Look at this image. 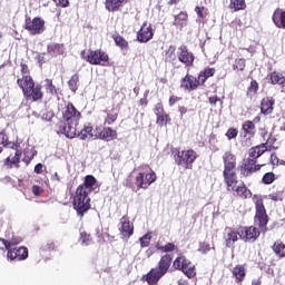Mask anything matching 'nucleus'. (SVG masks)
Listing matches in <instances>:
<instances>
[{
  "label": "nucleus",
  "instance_id": "obj_1",
  "mask_svg": "<svg viewBox=\"0 0 285 285\" xmlns=\"http://www.w3.org/2000/svg\"><path fill=\"white\" fill-rule=\"evenodd\" d=\"M97 188H99V185H97V178L92 175H87L83 183L76 188L72 206L78 217H83L92 208L90 194L97 190Z\"/></svg>",
  "mask_w": 285,
  "mask_h": 285
},
{
  "label": "nucleus",
  "instance_id": "obj_2",
  "mask_svg": "<svg viewBox=\"0 0 285 285\" xmlns=\"http://www.w3.org/2000/svg\"><path fill=\"white\" fill-rule=\"evenodd\" d=\"M63 121H59L56 126V132L58 135H65L68 139H75L77 137V126H79V119H81V112L77 110L72 102H68L62 111Z\"/></svg>",
  "mask_w": 285,
  "mask_h": 285
},
{
  "label": "nucleus",
  "instance_id": "obj_3",
  "mask_svg": "<svg viewBox=\"0 0 285 285\" xmlns=\"http://www.w3.org/2000/svg\"><path fill=\"white\" fill-rule=\"evenodd\" d=\"M173 264V255L165 254L160 257L157 267L151 268L147 274L142 275V282H147L148 285L159 284V279L170 271Z\"/></svg>",
  "mask_w": 285,
  "mask_h": 285
},
{
  "label": "nucleus",
  "instance_id": "obj_4",
  "mask_svg": "<svg viewBox=\"0 0 285 285\" xmlns=\"http://www.w3.org/2000/svg\"><path fill=\"white\" fill-rule=\"evenodd\" d=\"M223 164L224 184L228 186L237 184V171H235V168H237V156H235L233 151H225L223 155Z\"/></svg>",
  "mask_w": 285,
  "mask_h": 285
},
{
  "label": "nucleus",
  "instance_id": "obj_5",
  "mask_svg": "<svg viewBox=\"0 0 285 285\" xmlns=\"http://www.w3.org/2000/svg\"><path fill=\"white\" fill-rule=\"evenodd\" d=\"M0 146H3V148H11L12 150H16L13 157L9 156L4 159L3 161L4 166L7 168H14V166L19 168L22 151L18 149L19 146H17V144H14L13 141H10V139L8 138V130L6 129H2L0 131Z\"/></svg>",
  "mask_w": 285,
  "mask_h": 285
},
{
  "label": "nucleus",
  "instance_id": "obj_6",
  "mask_svg": "<svg viewBox=\"0 0 285 285\" xmlns=\"http://www.w3.org/2000/svg\"><path fill=\"white\" fill-rule=\"evenodd\" d=\"M139 169L140 171L135 177L134 184L137 190H147V188H150L157 181V173L153 170L150 165H141Z\"/></svg>",
  "mask_w": 285,
  "mask_h": 285
},
{
  "label": "nucleus",
  "instance_id": "obj_7",
  "mask_svg": "<svg viewBox=\"0 0 285 285\" xmlns=\"http://www.w3.org/2000/svg\"><path fill=\"white\" fill-rule=\"evenodd\" d=\"M255 200V216L254 222L257 224L261 233H268V222L269 217L266 213V207L264 206V199L257 195H254Z\"/></svg>",
  "mask_w": 285,
  "mask_h": 285
},
{
  "label": "nucleus",
  "instance_id": "obj_8",
  "mask_svg": "<svg viewBox=\"0 0 285 285\" xmlns=\"http://www.w3.org/2000/svg\"><path fill=\"white\" fill-rule=\"evenodd\" d=\"M214 72H203L197 76H193L187 73L180 81V88L183 90H187L188 92H193V90H197L202 83H206V79L208 77H213Z\"/></svg>",
  "mask_w": 285,
  "mask_h": 285
},
{
  "label": "nucleus",
  "instance_id": "obj_9",
  "mask_svg": "<svg viewBox=\"0 0 285 285\" xmlns=\"http://www.w3.org/2000/svg\"><path fill=\"white\" fill-rule=\"evenodd\" d=\"M174 159L177 166H183L185 170H193V164L197 159V151L193 149L179 150L176 149L174 154Z\"/></svg>",
  "mask_w": 285,
  "mask_h": 285
},
{
  "label": "nucleus",
  "instance_id": "obj_10",
  "mask_svg": "<svg viewBox=\"0 0 285 285\" xmlns=\"http://www.w3.org/2000/svg\"><path fill=\"white\" fill-rule=\"evenodd\" d=\"M257 132V128L255 124L250 120H245L242 125L240 134H239V144L243 148H250L253 146V139H255V135Z\"/></svg>",
  "mask_w": 285,
  "mask_h": 285
},
{
  "label": "nucleus",
  "instance_id": "obj_11",
  "mask_svg": "<svg viewBox=\"0 0 285 285\" xmlns=\"http://www.w3.org/2000/svg\"><path fill=\"white\" fill-rule=\"evenodd\" d=\"M264 168V164H257V160L246 158L239 166L242 177H253L255 173H259Z\"/></svg>",
  "mask_w": 285,
  "mask_h": 285
},
{
  "label": "nucleus",
  "instance_id": "obj_12",
  "mask_svg": "<svg viewBox=\"0 0 285 285\" xmlns=\"http://www.w3.org/2000/svg\"><path fill=\"white\" fill-rule=\"evenodd\" d=\"M82 57L92 66H106V63H108V53L104 51L96 50V51H88V53L83 51Z\"/></svg>",
  "mask_w": 285,
  "mask_h": 285
},
{
  "label": "nucleus",
  "instance_id": "obj_13",
  "mask_svg": "<svg viewBox=\"0 0 285 285\" xmlns=\"http://www.w3.org/2000/svg\"><path fill=\"white\" fill-rule=\"evenodd\" d=\"M262 235V229L255 226H244L240 227V239L248 244H255L259 236Z\"/></svg>",
  "mask_w": 285,
  "mask_h": 285
},
{
  "label": "nucleus",
  "instance_id": "obj_14",
  "mask_svg": "<svg viewBox=\"0 0 285 285\" xmlns=\"http://www.w3.org/2000/svg\"><path fill=\"white\" fill-rule=\"evenodd\" d=\"M240 235H242L240 227L238 228V230H236L233 227H225L223 239L225 242L226 248H234L235 243L239 242Z\"/></svg>",
  "mask_w": 285,
  "mask_h": 285
},
{
  "label": "nucleus",
  "instance_id": "obj_15",
  "mask_svg": "<svg viewBox=\"0 0 285 285\" xmlns=\"http://www.w3.org/2000/svg\"><path fill=\"white\" fill-rule=\"evenodd\" d=\"M237 184H239V179L237 178L236 183L232 186H229L228 184L226 185L227 190H233V193H236L237 197H239V199H250V197H253V191L249 190V188L246 186L245 183H242L237 186Z\"/></svg>",
  "mask_w": 285,
  "mask_h": 285
},
{
  "label": "nucleus",
  "instance_id": "obj_16",
  "mask_svg": "<svg viewBox=\"0 0 285 285\" xmlns=\"http://www.w3.org/2000/svg\"><path fill=\"white\" fill-rule=\"evenodd\" d=\"M119 233L122 237V239H130V237H132V235L135 234V225H132V223H130V218H128V216H122L120 218V223H119Z\"/></svg>",
  "mask_w": 285,
  "mask_h": 285
},
{
  "label": "nucleus",
  "instance_id": "obj_17",
  "mask_svg": "<svg viewBox=\"0 0 285 285\" xmlns=\"http://www.w3.org/2000/svg\"><path fill=\"white\" fill-rule=\"evenodd\" d=\"M46 21L41 18H35L32 21L30 19L26 20V30L30 32V35H41L46 30Z\"/></svg>",
  "mask_w": 285,
  "mask_h": 285
},
{
  "label": "nucleus",
  "instance_id": "obj_18",
  "mask_svg": "<svg viewBox=\"0 0 285 285\" xmlns=\"http://www.w3.org/2000/svg\"><path fill=\"white\" fill-rule=\"evenodd\" d=\"M28 255H29V252H28V247L26 246H20L18 248L14 247V248L8 249L7 252V257L11 262H14V259H17V262H23L26 261Z\"/></svg>",
  "mask_w": 285,
  "mask_h": 285
},
{
  "label": "nucleus",
  "instance_id": "obj_19",
  "mask_svg": "<svg viewBox=\"0 0 285 285\" xmlns=\"http://www.w3.org/2000/svg\"><path fill=\"white\" fill-rule=\"evenodd\" d=\"M42 88L41 85H33V88L23 92L24 99H27V101H41V99H43Z\"/></svg>",
  "mask_w": 285,
  "mask_h": 285
},
{
  "label": "nucleus",
  "instance_id": "obj_20",
  "mask_svg": "<svg viewBox=\"0 0 285 285\" xmlns=\"http://www.w3.org/2000/svg\"><path fill=\"white\" fill-rule=\"evenodd\" d=\"M178 59L180 63H184L186 68H190L193 66V62L195 61V56L188 51V48L186 46H180L178 48Z\"/></svg>",
  "mask_w": 285,
  "mask_h": 285
},
{
  "label": "nucleus",
  "instance_id": "obj_21",
  "mask_svg": "<svg viewBox=\"0 0 285 285\" xmlns=\"http://www.w3.org/2000/svg\"><path fill=\"white\" fill-rule=\"evenodd\" d=\"M275 110V98L267 96L261 100V115H273Z\"/></svg>",
  "mask_w": 285,
  "mask_h": 285
},
{
  "label": "nucleus",
  "instance_id": "obj_22",
  "mask_svg": "<svg viewBox=\"0 0 285 285\" xmlns=\"http://www.w3.org/2000/svg\"><path fill=\"white\" fill-rule=\"evenodd\" d=\"M230 273L237 285H243L246 279V265L238 264L230 269Z\"/></svg>",
  "mask_w": 285,
  "mask_h": 285
},
{
  "label": "nucleus",
  "instance_id": "obj_23",
  "mask_svg": "<svg viewBox=\"0 0 285 285\" xmlns=\"http://www.w3.org/2000/svg\"><path fill=\"white\" fill-rule=\"evenodd\" d=\"M153 27L148 23H144L138 32V41L141 43H148L153 39Z\"/></svg>",
  "mask_w": 285,
  "mask_h": 285
},
{
  "label": "nucleus",
  "instance_id": "obj_24",
  "mask_svg": "<svg viewBox=\"0 0 285 285\" xmlns=\"http://www.w3.org/2000/svg\"><path fill=\"white\" fill-rule=\"evenodd\" d=\"M97 138L102 141H115L117 139V130L112 129V127H104Z\"/></svg>",
  "mask_w": 285,
  "mask_h": 285
},
{
  "label": "nucleus",
  "instance_id": "obj_25",
  "mask_svg": "<svg viewBox=\"0 0 285 285\" xmlns=\"http://www.w3.org/2000/svg\"><path fill=\"white\" fill-rule=\"evenodd\" d=\"M17 83L19 88H21L22 94L27 92L30 88H33L35 86V80L32 79L31 76H23L22 78L17 79Z\"/></svg>",
  "mask_w": 285,
  "mask_h": 285
},
{
  "label": "nucleus",
  "instance_id": "obj_26",
  "mask_svg": "<svg viewBox=\"0 0 285 285\" xmlns=\"http://www.w3.org/2000/svg\"><path fill=\"white\" fill-rule=\"evenodd\" d=\"M181 273L188 277V279H193L195 275H197V272H195V266L193 265V262H190L188 258L185 259V263H183Z\"/></svg>",
  "mask_w": 285,
  "mask_h": 285
},
{
  "label": "nucleus",
  "instance_id": "obj_27",
  "mask_svg": "<svg viewBox=\"0 0 285 285\" xmlns=\"http://www.w3.org/2000/svg\"><path fill=\"white\" fill-rule=\"evenodd\" d=\"M264 153H267L264 145H257L255 147H252L248 151V159H254V161H257L264 155Z\"/></svg>",
  "mask_w": 285,
  "mask_h": 285
},
{
  "label": "nucleus",
  "instance_id": "obj_28",
  "mask_svg": "<svg viewBox=\"0 0 285 285\" xmlns=\"http://www.w3.org/2000/svg\"><path fill=\"white\" fill-rule=\"evenodd\" d=\"M273 21L276 28L285 29V11L282 9H276L273 14Z\"/></svg>",
  "mask_w": 285,
  "mask_h": 285
},
{
  "label": "nucleus",
  "instance_id": "obj_29",
  "mask_svg": "<svg viewBox=\"0 0 285 285\" xmlns=\"http://www.w3.org/2000/svg\"><path fill=\"white\" fill-rule=\"evenodd\" d=\"M277 144V138L273 136V134H269L265 142H262V146H264L265 150L267 153H272V150H278L279 146L275 145Z\"/></svg>",
  "mask_w": 285,
  "mask_h": 285
},
{
  "label": "nucleus",
  "instance_id": "obj_30",
  "mask_svg": "<svg viewBox=\"0 0 285 285\" xmlns=\"http://www.w3.org/2000/svg\"><path fill=\"white\" fill-rule=\"evenodd\" d=\"M272 250L275 253L276 257H279V259H283L285 257V244L282 240H276L272 245Z\"/></svg>",
  "mask_w": 285,
  "mask_h": 285
},
{
  "label": "nucleus",
  "instance_id": "obj_31",
  "mask_svg": "<svg viewBox=\"0 0 285 285\" xmlns=\"http://www.w3.org/2000/svg\"><path fill=\"white\" fill-rule=\"evenodd\" d=\"M0 242L3 244L7 250L12 249V246H19L21 242H23L22 237L13 236L10 240H7L4 238H0Z\"/></svg>",
  "mask_w": 285,
  "mask_h": 285
},
{
  "label": "nucleus",
  "instance_id": "obj_32",
  "mask_svg": "<svg viewBox=\"0 0 285 285\" xmlns=\"http://www.w3.org/2000/svg\"><path fill=\"white\" fill-rule=\"evenodd\" d=\"M92 125L88 124L83 127V129L81 131H77L76 137H79V139H81L82 141L88 139V137H92Z\"/></svg>",
  "mask_w": 285,
  "mask_h": 285
},
{
  "label": "nucleus",
  "instance_id": "obj_33",
  "mask_svg": "<svg viewBox=\"0 0 285 285\" xmlns=\"http://www.w3.org/2000/svg\"><path fill=\"white\" fill-rule=\"evenodd\" d=\"M271 83L273 86H282V88H285V77L282 76L279 72H272L271 73Z\"/></svg>",
  "mask_w": 285,
  "mask_h": 285
},
{
  "label": "nucleus",
  "instance_id": "obj_34",
  "mask_svg": "<svg viewBox=\"0 0 285 285\" xmlns=\"http://www.w3.org/2000/svg\"><path fill=\"white\" fill-rule=\"evenodd\" d=\"M156 124L157 126H160V128L167 127L168 124H170L173 121V119L170 118V115L168 114H160L159 116H156Z\"/></svg>",
  "mask_w": 285,
  "mask_h": 285
},
{
  "label": "nucleus",
  "instance_id": "obj_35",
  "mask_svg": "<svg viewBox=\"0 0 285 285\" xmlns=\"http://www.w3.org/2000/svg\"><path fill=\"white\" fill-rule=\"evenodd\" d=\"M258 91L259 83L257 82V80H252L249 87L247 88L246 96L249 97V99H253Z\"/></svg>",
  "mask_w": 285,
  "mask_h": 285
},
{
  "label": "nucleus",
  "instance_id": "obj_36",
  "mask_svg": "<svg viewBox=\"0 0 285 285\" xmlns=\"http://www.w3.org/2000/svg\"><path fill=\"white\" fill-rule=\"evenodd\" d=\"M244 8H246L245 0H230L229 9H232L233 12H238V10H244Z\"/></svg>",
  "mask_w": 285,
  "mask_h": 285
},
{
  "label": "nucleus",
  "instance_id": "obj_37",
  "mask_svg": "<svg viewBox=\"0 0 285 285\" xmlns=\"http://www.w3.org/2000/svg\"><path fill=\"white\" fill-rule=\"evenodd\" d=\"M177 248L174 243H167L166 245L156 244V250H159L160 253H173Z\"/></svg>",
  "mask_w": 285,
  "mask_h": 285
},
{
  "label": "nucleus",
  "instance_id": "obj_38",
  "mask_svg": "<svg viewBox=\"0 0 285 285\" xmlns=\"http://www.w3.org/2000/svg\"><path fill=\"white\" fill-rule=\"evenodd\" d=\"M121 3H124V0H107L106 8L109 12H115V10L121 7Z\"/></svg>",
  "mask_w": 285,
  "mask_h": 285
},
{
  "label": "nucleus",
  "instance_id": "obj_39",
  "mask_svg": "<svg viewBox=\"0 0 285 285\" xmlns=\"http://www.w3.org/2000/svg\"><path fill=\"white\" fill-rule=\"evenodd\" d=\"M46 92L47 95H50V97H57L58 91H57V87L53 86L52 83V79H46Z\"/></svg>",
  "mask_w": 285,
  "mask_h": 285
},
{
  "label": "nucleus",
  "instance_id": "obj_40",
  "mask_svg": "<svg viewBox=\"0 0 285 285\" xmlns=\"http://www.w3.org/2000/svg\"><path fill=\"white\" fill-rule=\"evenodd\" d=\"M79 242L82 244V246H90V244H92V235L86 230L80 232Z\"/></svg>",
  "mask_w": 285,
  "mask_h": 285
},
{
  "label": "nucleus",
  "instance_id": "obj_41",
  "mask_svg": "<svg viewBox=\"0 0 285 285\" xmlns=\"http://www.w3.org/2000/svg\"><path fill=\"white\" fill-rule=\"evenodd\" d=\"M275 179H277V176H275V173L267 171L263 175L262 184H264L265 186H271V184H273Z\"/></svg>",
  "mask_w": 285,
  "mask_h": 285
},
{
  "label": "nucleus",
  "instance_id": "obj_42",
  "mask_svg": "<svg viewBox=\"0 0 285 285\" xmlns=\"http://www.w3.org/2000/svg\"><path fill=\"white\" fill-rule=\"evenodd\" d=\"M68 86L71 92H77V90L79 89V75L75 73L68 81Z\"/></svg>",
  "mask_w": 285,
  "mask_h": 285
},
{
  "label": "nucleus",
  "instance_id": "obj_43",
  "mask_svg": "<svg viewBox=\"0 0 285 285\" xmlns=\"http://www.w3.org/2000/svg\"><path fill=\"white\" fill-rule=\"evenodd\" d=\"M119 118V114L117 112H108L105 120H104V126H112L115 121Z\"/></svg>",
  "mask_w": 285,
  "mask_h": 285
},
{
  "label": "nucleus",
  "instance_id": "obj_44",
  "mask_svg": "<svg viewBox=\"0 0 285 285\" xmlns=\"http://www.w3.org/2000/svg\"><path fill=\"white\" fill-rule=\"evenodd\" d=\"M48 52L49 55H63V45H50Z\"/></svg>",
  "mask_w": 285,
  "mask_h": 285
},
{
  "label": "nucleus",
  "instance_id": "obj_45",
  "mask_svg": "<svg viewBox=\"0 0 285 285\" xmlns=\"http://www.w3.org/2000/svg\"><path fill=\"white\" fill-rule=\"evenodd\" d=\"M272 202H284V190H277L267 196Z\"/></svg>",
  "mask_w": 285,
  "mask_h": 285
},
{
  "label": "nucleus",
  "instance_id": "obj_46",
  "mask_svg": "<svg viewBox=\"0 0 285 285\" xmlns=\"http://www.w3.org/2000/svg\"><path fill=\"white\" fill-rule=\"evenodd\" d=\"M215 250V247H210V244L206 242H200L198 245V253H202L203 255H206L210 253V249Z\"/></svg>",
  "mask_w": 285,
  "mask_h": 285
},
{
  "label": "nucleus",
  "instance_id": "obj_47",
  "mask_svg": "<svg viewBox=\"0 0 285 285\" xmlns=\"http://www.w3.org/2000/svg\"><path fill=\"white\" fill-rule=\"evenodd\" d=\"M151 239H153V236L150 235V233L145 234L142 237L139 238L140 247L148 248V246H150Z\"/></svg>",
  "mask_w": 285,
  "mask_h": 285
},
{
  "label": "nucleus",
  "instance_id": "obj_48",
  "mask_svg": "<svg viewBox=\"0 0 285 285\" xmlns=\"http://www.w3.org/2000/svg\"><path fill=\"white\" fill-rule=\"evenodd\" d=\"M185 262H186V256H178L175 258L173 266L176 271H181Z\"/></svg>",
  "mask_w": 285,
  "mask_h": 285
},
{
  "label": "nucleus",
  "instance_id": "obj_49",
  "mask_svg": "<svg viewBox=\"0 0 285 285\" xmlns=\"http://www.w3.org/2000/svg\"><path fill=\"white\" fill-rule=\"evenodd\" d=\"M237 135H239V130H237V128H233V127H230L227 131H226V134H225V136L227 137V139L230 141V140H233V139H237Z\"/></svg>",
  "mask_w": 285,
  "mask_h": 285
},
{
  "label": "nucleus",
  "instance_id": "obj_50",
  "mask_svg": "<svg viewBox=\"0 0 285 285\" xmlns=\"http://www.w3.org/2000/svg\"><path fill=\"white\" fill-rule=\"evenodd\" d=\"M165 58L167 61H175L177 59V55H175V47H169L166 51Z\"/></svg>",
  "mask_w": 285,
  "mask_h": 285
},
{
  "label": "nucleus",
  "instance_id": "obj_51",
  "mask_svg": "<svg viewBox=\"0 0 285 285\" xmlns=\"http://www.w3.org/2000/svg\"><path fill=\"white\" fill-rule=\"evenodd\" d=\"M245 66H246V60L239 59L238 61L235 62L234 70H236L237 72H242L244 71Z\"/></svg>",
  "mask_w": 285,
  "mask_h": 285
},
{
  "label": "nucleus",
  "instance_id": "obj_52",
  "mask_svg": "<svg viewBox=\"0 0 285 285\" xmlns=\"http://www.w3.org/2000/svg\"><path fill=\"white\" fill-rule=\"evenodd\" d=\"M154 112L156 117H159V115H164L166 110L164 109V104L157 102L154 108Z\"/></svg>",
  "mask_w": 285,
  "mask_h": 285
},
{
  "label": "nucleus",
  "instance_id": "obj_53",
  "mask_svg": "<svg viewBox=\"0 0 285 285\" xmlns=\"http://www.w3.org/2000/svg\"><path fill=\"white\" fill-rule=\"evenodd\" d=\"M115 43L118 45L120 48H128V41H126V39H124L122 37H116Z\"/></svg>",
  "mask_w": 285,
  "mask_h": 285
},
{
  "label": "nucleus",
  "instance_id": "obj_54",
  "mask_svg": "<svg viewBox=\"0 0 285 285\" xmlns=\"http://www.w3.org/2000/svg\"><path fill=\"white\" fill-rule=\"evenodd\" d=\"M31 191L35 195V197H41V195H43V188H41V186L38 185H33Z\"/></svg>",
  "mask_w": 285,
  "mask_h": 285
},
{
  "label": "nucleus",
  "instance_id": "obj_55",
  "mask_svg": "<svg viewBox=\"0 0 285 285\" xmlns=\"http://www.w3.org/2000/svg\"><path fill=\"white\" fill-rule=\"evenodd\" d=\"M53 118H55V112L52 111H47L42 115V119L45 121H52Z\"/></svg>",
  "mask_w": 285,
  "mask_h": 285
},
{
  "label": "nucleus",
  "instance_id": "obj_56",
  "mask_svg": "<svg viewBox=\"0 0 285 285\" xmlns=\"http://www.w3.org/2000/svg\"><path fill=\"white\" fill-rule=\"evenodd\" d=\"M56 6H60V8H68L70 6V1L68 0H53Z\"/></svg>",
  "mask_w": 285,
  "mask_h": 285
},
{
  "label": "nucleus",
  "instance_id": "obj_57",
  "mask_svg": "<svg viewBox=\"0 0 285 285\" xmlns=\"http://www.w3.org/2000/svg\"><path fill=\"white\" fill-rule=\"evenodd\" d=\"M267 136H268V129L266 127L259 128V137H262L263 141H266Z\"/></svg>",
  "mask_w": 285,
  "mask_h": 285
},
{
  "label": "nucleus",
  "instance_id": "obj_58",
  "mask_svg": "<svg viewBox=\"0 0 285 285\" xmlns=\"http://www.w3.org/2000/svg\"><path fill=\"white\" fill-rule=\"evenodd\" d=\"M178 101H181V97L179 96H171L169 98V106L173 107L175 106V104H177Z\"/></svg>",
  "mask_w": 285,
  "mask_h": 285
},
{
  "label": "nucleus",
  "instance_id": "obj_59",
  "mask_svg": "<svg viewBox=\"0 0 285 285\" xmlns=\"http://www.w3.org/2000/svg\"><path fill=\"white\" fill-rule=\"evenodd\" d=\"M35 173H36L37 175H41V174L43 173V165H42V164H37V165L35 166Z\"/></svg>",
  "mask_w": 285,
  "mask_h": 285
},
{
  "label": "nucleus",
  "instance_id": "obj_60",
  "mask_svg": "<svg viewBox=\"0 0 285 285\" xmlns=\"http://www.w3.org/2000/svg\"><path fill=\"white\" fill-rule=\"evenodd\" d=\"M208 101L212 106H217V101H219V98L217 96H212L208 98Z\"/></svg>",
  "mask_w": 285,
  "mask_h": 285
},
{
  "label": "nucleus",
  "instance_id": "obj_61",
  "mask_svg": "<svg viewBox=\"0 0 285 285\" xmlns=\"http://www.w3.org/2000/svg\"><path fill=\"white\" fill-rule=\"evenodd\" d=\"M43 250H55V243L50 242L43 246Z\"/></svg>",
  "mask_w": 285,
  "mask_h": 285
},
{
  "label": "nucleus",
  "instance_id": "obj_62",
  "mask_svg": "<svg viewBox=\"0 0 285 285\" xmlns=\"http://www.w3.org/2000/svg\"><path fill=\"white\" fill-rule=\"evenodd\" d=\"M126 188H135V184L132 183V179L127 178L125 183Z\"/></svg>",
  "mask_w": 285,
  "mask_h": 285
},
{
  "label": "nucleus",
  "instance_id": "obj_63",
  "mask_svg": "<svg viewBox=\"0 0 285 285\" xmlns=\"http://www.w3.org/2000/svg\"><path fill=\"white\" fill-rule=\"evenodd\" d=\"M209 144H217V135L215 134L209 135Z\"/></svg>",
  "mask_w": 285,
  "mask_h": 285
},
{
  "label": "nucleus",
  "instance_id": "obj_64",
  "mask_svg": "<svg viewBox=\"0 0 285 285\" xmlns=\"http://www.w3.org/2000/svg\"><path fill=\"white\" fill-rule=\"evenodd\" d=\"M252 285H262V278H254Z\"/></svg>",
  "mask_w": 285,
  "mask_h": 285
}]
</instances>
